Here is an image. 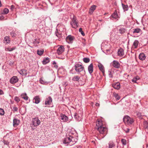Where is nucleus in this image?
Returning <instances> with one entry per match:
<instances>
[{
  "label": "nucleus",
  "instance_id": "12",
  "mask_svg": "<svg viewBox=\"0 0 148 148\" xmlns=\"http://www.w3.org/2000/svg\"><path fill=\"white\" fill-rule=\"evenodd\" d=\"M64 50V48L63 46H61L58 47L57 50V52L58 55L61 54Z\"/></svg>",
  "mask_w": 148,
  "mask_h": 148
},
{
  "label": "nucleus",
  "instance_id": "46",
  "mask_svg": "<svg viewBox=\"0 0 148 148\" xmlns=\"http://www.w3.org/2000/svg\"><path fill=\"white\" fill-rule=\"evenodd\" d=\"M11 35L13 37L15 36V34L13 31H12L10 33Z\"/></svg>",
  "mask_w": 148,
  "mask_h": 148
},
{
  "label": "nucleus",
  "instance_id": "41",
  "mask_svg": "<svg viewBox=\"0 0 148 148\" xmlns=\"http://www.w3.org/2000/svg\"><path fill=\"white\" fill-rule=\"evenodd\" d=\"M56 36L58 37H60L61 36V34H60L58 32V30L56 29L55 32Z\"/></svg>",
  "mask_w": 148,
  "mask_h": 148
},
{
  "label": "nucleus",
  "instance_id": "42",
  "mask_svg": "<svg viewBox=\"0 0 148 148\" xmlns=\"http://www.w3.org/2000/svg\"><path fill=\"white\" fill-rule=\"evenodd\" d=\"M4 114V112L3 110L2 109H0V115H3Z\"/></svg>",
  "mask_w": 148,
  "mask_h": 148
},
{
  "label": "nucleus",
  "instance_id": "18",
  "mask_svg": "<svg viewBox=\"0 0 148 148\" xmlns=\"http://www.w3.org/2000/svg\"><path fill=\"white\" fill-rule=\"evenodd\" d=\"M88 70L89 73L91 74L92 73L93 70V66L92 63H91L88 67Z\"/></svg>",
  "mask_w": 148,
  "mask_h": 148
},
{
  "label": "nucleus",
  "instance_id": "40",
  "mask_svg": "<svg viewBox=\"0 0 148 148\" xmlns=\"http://www.w3.org/2000/svg\"><path fill=\"white\" fill-rule=\"evenodd\" d=\"M18 110V108L15 106H13V109L12 110V111L13 112H17Z\"/></svg>",
  "mask_w": 148,
  "mask_h": 148
},
{
  "label": "nucleus",
  "instance_id": "37",
  "mask_svg": "<svg viewBox=\"0 0 148 148\" xmlns=\"http://www.w3.org/2000/svg\"><path fill=\"white\" fill-rule=\"evenodd\" d=\"M138 40H135L133 43V46L134 47V48H136L137 47L138 44Z\"/></svg>",
  "mask_w": 148,
  "mask_h": 148
},
{
  "label": "nucleus",
  "instance_id": "38",
  "mask_svg": "<svg viewBox=\"0 0 148 148\" xmlns=\"http://www.w3.org/2000/svg\"><path fill=\"white\" fill-rule=\"evenodd\" d=\"M9 12V10L7 8H5L4 9L2 14H7Z\"/></svg>",
  "mask_w": 148,
  "mask_h": 148
},
{
  "label": "nucleus",
  "instance_id": "48",
  "mask_svg": "<svg viewBox=\"0 0 148 148\" xmlns=\"http://www.w3.org/2000/svg\"><path fill=\"white\" fill-rule=\"evenodd\" d=\"M15 49V48H7V50L8 51H12L14 50Z\"/></svg>",
  "mask_w": 148,
  "mask_h": 148
},
{
  "label": "nucleus",
  "instance_id": "15",
  "mask_svg": "<svg viewBox=\"0 0 148 148\" xmlns=\"http://www.w3.org/2000/svg\"><path fill=\"white\" fill-rule=\"evenodd\" d=\"M18 79L16 76H13L10 80V82L12 84L16 83L18 81Z\"/></svg>",
  "mask_w": 148,
  "mask_h": 148
},
{
  "label": "nucleus",
  "instance_id": "30",
  "mask_svg": "<svg viewBox=\"0 0 148 148\" xmlns=\"http://www.w3.org/2000/svg\"><path fill=\"white\" fill-rule=\"evenodd\" d=\"M111 16L115 19H117L118 18V16L116 12H115L112 14Z\"/></svg>",
  "mask_w": 148,
  "mask_h": 148
},
{
  "label": "nucleus",
  "instance_id": "11",
  "mask_svg": "<svg viewBox=\"0 0 148 148\" xmlns=\"http://www.w3.org/2000/svg\"><path fill=\"white\" fill-rule=\"evenodd\" d=\"M97 128H100L104 126V125L101 120H98L96 122V124Z\"/></svg>",
  "mask_w": 148,
  "mask_h": 148
},
{
  "label": "nucleus",
  "instance_id": "4",
  "mask_svg": "<svg viewBox=\"0 0 148 148\" xmlns=\"http://www.w3.org/2000/svg\"><path fill=\"white\" fill-rule=\"evenodd\" d=\"M123 121L125 123L128 125H131L134 122L132 118L128 116H125L123 118Z\"/></svg>",
  "mask_w": 148,
  "mask_h": 148
},
{
  "label": "nucleus",
  "instance_id": "33",
  "mask_svg": "<svg viewBox=\"0 0 148 148\" xmlns=\"http://www.w3.org/2000/svg\"><path fill=\"white\" fill-rule=\"evenodd\" d=\"M119 33L121 34H123L125 32L126 29L124 28H122L119 29Z\"/></svg>",
  "mask_w": 148,
  "mask_h": 148
},
{
  "label": "nucleus",
  "instance_id": "3",
  "mask_svg": "<svg viewBox=\"0 0 148 148\" xmlns=\"http://www.w3.org/2000/svg\"><path fill=\"white\" fill-rule=\"evenodd\" d=\"M97 130L100 134L103 135V136H102V138H104L107 133V129L105 126L97 128Z\"/></svg>",
  "mask_w": 148,
  "mask_h": 148
},
{
  "label": "nucleus",
  "instance_id": "45",
  "mask_svg": "<svg viewBox=\"0 0 148 148\" xmlns=\"http://www.w3.org/2000/svg\"><path fill=\"white\" fill-rule=\"evenodd\" d=\"M121 142L123 145H125L126 144V141L125 139H122L121 140Z\"/></svg>",
  "mask_w": 148,
  "mask_h": 148
},
{
  "label": "nucleus",
  "instance_id": "23",
  "mask_svg": "<svg viewBox=\"0 0 148 148\" xmlns=\"http://www.w3.org/2000/svg\"><path fill=\"white\" fill-rule=\"evenodd\" d=\"M19 73L20 74L23 75H24L25 76L27 75V71L25 69H21L19 72Z\"/></svg>",
  "mask_w": 148,
  "mask_h": 148
},
{
  "label": "nucleus",
  "instance_id": "55",
  "mask_svg": "<svg viewBox=\"0 0 148 148\" xmlns=\"http://www.w3.org/2000/svg\"><path fill=\"white\" fill-rule=\"evenodd\" d=\"M130 130L129 129H127V130L125 131V132L126 133H128L129 131Z\"/></svg>",
  "mask_w": 148,
  "mask_h": 148
},
{
  "label": "nucleus",
  "instance_id": "35",
  "mask_svg": "<svg viewBox=\"0 0 148 148\" xmlns=\"http://www.w3.org/2000/svg\"><path fill=\"white\" fill-rule=\"evenodd\" d=\"M136 115L138 118L140 119H142L143 118V116L141 114V113L139 112H136Z\"/></svg>",
  "mask_w": 148,
  "mask_h": 148
},
{
  "label": "nucleus",
  "instance_id": "58",
  "mask_svg": "<svg viewBox=\"0 0 148 148\" xmlns=\"http://www.w3.org/2000/svg\"><path fill=\"white\" fill-rule=\"evenodd\" d=\"M146 147L147 148H148V145H146Z\"/></svg>",
  "mask_w": 148,
  "mask_h": 148
},
{
  "label": "nucleus",
  "instance_id": "14",
  "mask_svg": "<svg viewBox=\"0 0 148 148\" xmlns=\"http://www.w3.org/2000/svg\"><path fill=\"white\" fill-rule=\"evenodd\" d=\"M20 122V121L16 118H14L13 120V126L14 127H15L18 126Z\"/></svg>",
  "mask_w": 148,
  "mask_h": 148
},
{
  "label": "nucleus",
  "instance_id": "59",
  "mask_svg": "<svg viewBox=\"0 0 148 148\" xmlns=\"http://www.w3.org/2000/svg\"><path fill=\"white\" fill-rule=\"evenodd\" d=\"M13 5H11V7H13Z\"/></svg>",
  "mask_w": 148,
  "mask_h": 148
},
{
  "label": "nucleus",
  "instance_id": "9",
  "mask_svg": "<svg viewBox=\"0 0 148 148\" xmlns=\"http://www.w3.org/2000/svg\"><path fill=\"white\" fill-rule=\"evenodd\" d=\"M52 99L51 97H48L46 98L45 101V107H48L51 104L52 102Z\"/></svg>",
  "mask_w": 148,
  "mask_h": 148
},
{
  "label": "nucleus",
  "instance_id": "16",
  "mask_svg": "<svg viewBox=\"0 0 148 148\" xmlns=\"http://www.w3.org/2000/svg\"><path fill=\"white\" fill-rule=\"evenodd\" d=\"M118 55L120 57H122L124 55L123 49L122 48H119L117 52Z\"/></svg>",
  "mask_w": 148,
  "mask_h": 148
},
{
  "label": "nucleus",
  "instance_id": "13",
  "mask_svg": "<svg viewBox=\"0 0 148 148\" xmlns=\"http://www.w3.org/2000/svg\"><path fill=\"white\" fill-rule=\"evenodd\" d=\"M133 32L134 34H137V35L136 36H138L141 34L142 31L141 29L139 28H136L133 29Z\"/></svg>",
  "mask_w": 148,
  "mask_h": 148
},
{
  "label": "nucleus",
  "instance_id": "49",
  "mask_svg": "<svg viewBox=\"0 0 148 148\" xmlns=\"http://www.w3.org/2000/svg\"><path fill=\"white\" fill-rule=\"evenodd\" d=\"M3 143L4 144L6 145H8L9 144V142L6 140H4L3 141Z\"/></svg>",
  "mask_w": 148,
  "mask_h": 148
},
{
  "label": "nucleus",
  "instance_id": "1",
  "mask_svg": "<svg viewBox=\"0 0 148 148\" xmlns=\"http://www.w3.org/2000/svg\"><path fill=\"white\" fill-rule=\"evenodd\" d=\"M75 138L71 136H67L63 140V143L64 144H69L70 146L74 145L76 142L74 140Z\"/></svg>",
  "mask_w": 148,
  "mask_h": 148
},
{
  "label": "nucleus",
  "instance_id": "53",
  "mask_svg": "<svg viewBox=\"0 0 148 148\" xmlns=\"http://www.w3.org/2000/svg\"><path fill=\"white\" fill-rule=\"evenodd\" d=\"M3 94V91L1 89L0 90V95H2Z\"/></svg>",
  "mask_w": 148,
  "mask_h": 148
},
{
  "label": "nucleus",
  "instance_id": "44",
  "mask_svg": "<svg viewBox=\"0 0 148 148\" xmlns=\"http://www.w3.org/2000/svg\"><path fill=\"white\" fill-rule=\"evenodd\" d=\"M79 32H81V33L82 36H84L85 35V34L82 31V28H81L79 29Z\"/></svg>",
  "mask_w": 148,
  "mask_h": 148
},
{
  "label": "nucleus",
  "instance_id": "7",
  "mask_svg": "<svg viewBox=\"0 0 148 148\" xmlns=\"http://www.w3.org/2000/svg\"><path fill=\"white\" fill-rule=\"evenodd\" d=\"M71 24L73 28H76L78 27V23L76 21V19L74 16L71 23Z\"/></svg>",
  "mask_w": 148,
  "mask_h": 148
},
{
  "label": "nucleus",
  "instance_id": "5",
  "mask_svg": "<svg viewBox=\"0 0 148 148\" xmlns=\"http://www.w3.org/2000/svg\"><path fill=\"white\" fill-rule=\"evenodd\" d=\"M32 123L33 125L35 127H36L39 125L40 123V121L38 118L36 117L33 119Z\"/></svg>",
  "mask_w": 148,
  "mask_h": 148
},
{
  "label": "nucleus",
  "instance_id": "2",
  "mask_svg": "<svg viewBox=\"0 0 148 148\" xmlns=\"http://www.w3.org/2000/svg\"><path fill=\"white\" fill-rule=\"evenodd\" d=\"M74 68L76 71L78 73L84 70V67L81 63H75Z\"/></svg>",
  "mask_w": 148,
  "mask_h": 148
},
{
  "label": "nucleus",
  "instance_id": "52",
  "mask_svg": "<svg viewBox=\"0 0 148 148\" xmlns=\"http://www.w3.org/2000/svg\"><path fill=\"white\" fill-rule=\"evenodd\" d=\"M4 18V17L2 16L1 15L0 16V20H3Z\"/></svg>",
  "mask_w": 148,
  "mask_h": 148
},
{
  "label": "nucleus",
  "instance_id": "57",
  "mask_svg": "<svg viewBox=\"0 0 148 148\" xmlns=\"http://www.w3.org/2000/svg\"><path fill=\"white\" fill-rule=\"evenodd\" d=\"M95 105L96 106H99V104L97 103H96Z\"/></svg>",
  "mask_w": 148,
  "mask_h": 148
},
{
  "label": "nucleus",
  "instance_id": "54",
  "mask_svg": "<svg viewBox=\"0 0 148 148\" xmlns=\"http://www.w3.org/2000/svg\"><path fill=\"white\" fill-rule=\"evenodd\" d=\"M54 67L56 68V69H57L58 68V66L56 64L54 65Z\"/></svg>",
  "mask_w": 148,
  "mask_h": 148
},
{
  "label": "nucleus",
  "instance_id": "31",
  "mask_svg": "<svg viewBox=\"0 0 148 148\" xmlns=\"http://www.w3.org/2000/svg\"><path fill=\"white\" fill-rule=\"evenodd\" d=\"M109 148H112L115 146V145L114 143L112 141H110L108 143Z\"/></svg>",
  "mask_w": 148,
  "mask_h": 148
},
{
  "label": "nucleus",
  "instance_id": "36",
  "mask_svg": "<svg viewBox=\"0 0 148 148\" xmlns=\"http://www.w3.org/2000/svg\"><path fill=\"white\" fill-rule=\"evenodd\" d=\"M43 52L44 50L42 49L41 50H38L37 51V54L39 56L42 55L43 53Z\"/></svg>",
  "mask_w": 148,
  "mask_h": 148
},
{
  "label": "nucleus",
  "instance_id": "10",
  "mask_svg": "<svg viewBox=\"0 0 148 148\" xmlns=\"http://www.w3.org/2000/svg\"><path fill=\"white\" fill-rule=\"evenodd\" d=\"M80 114L75 113L74 114V117L76 120L78 121H80L82 119V114L81 111H80Z\"/></svg>",
  "mask_w": 148,
  "mask_h": 148
},
{
  "label": "nucleus",
  "instance_id": "56",
  "mask_svg": "<svg viewBox=\"0 0 148 148\" xmlns=\"http://www.w3.org/2000/svg\"><path fill=\"white\" fill-rule=\"evenodd\" d=\"M53 64L54 65H56V62L55 61L53 62Z\"/></svg>",
  "mask_w": 148,
  "mask_h": 148
},
{
  "label": "nucleus",
  "instance_id": "32",
  "mask_svg": "<svg viewBox=\"0 0 148 148\" xmlns=\"http://www.w3.org/2000/svg\"><path fill=\"white\" fill-rule=\"evenodd\" d=\"M80 77L78 76H75L73 77L72 80L74 81H78Z\"/></svg>",
  "mask_w": 148,
  "mask_h": 148
},
{
  "label": "nucleus",
  "instance_id": "34",
  "mask_svg": "<svg viewBox=\"0 0 148 148\" xmlns=\"http://www.w3.org/2000/svg\"><path fill=\"white\" fill-rule=\"evenodd\" d=\"M139 77L138 76H137L136 77H134L133 79L132 80V81L134 83H136V81L139 79Z\"/></svg>",
  "mask_w": 148,
  "mask_h": 148
},
{
  "label": "nucleus",
  "instance_id": "21",
  "mask_svg": "<svg viewBox=\"0 0 148 148\" xmlns=\"http://www.w3.org/2000/svg\"><path fill=\"white\" fill-rule=\"evenodd\" d=\"M96 7L97 6L95 5H93L91 6L90 9V10L89 12V13L90 14H92L93 12L96 9Z\"/></svg>",
  "mask_w": 148,
  "mask_h": 148
},
{
  "label": "nucleus",
  "instance_id": "28",
  "mask_svg": "<svg viewBox=\"0 0 148 148\" xmlns=\"http://www.w3.org/2000/svg\"><path fill=\"white\" fill-rule=\"evenodd\" d=\"M122 5L124 11H127L128 10V7L127 5H125L122 3Z\"/></svg>",
  "mask_w": 148,
  "mask_h": 148
},
{
  "label": "nucleus",
  "instance_id": "17",
  "mask_svg": "<svg viewBox=\"0 0 148 148\" xmlns=\"http://www.w3.org/2000/svg\"><path fill=\"white\" fill-rule=\"evenodd\" d=\"M40 98L39 96L34 97L33 99V102L36 104L38 103L40 101Z\"/></svg>",
  "mask_w": 148,
  "mask_h": 148
},
{
  "label": "nucleus",
  "instance_id": "26",
  "mask_svg": "<svg viewBox=\"0 0 148 148\" xmlns=\"http://www.w3.org/2000/svg\"><path fill=\"white\" fill-rule=\"evenodd\" d=\"M49 58H47L44 59L42 61V64H46L49 63Z\"/></svg>",
  "mask_w": 148,
  "mask_h": 148
},
{
  "label": "nucleus",
  "instance_id": "8",
  "mask_svg": "<svg viewBox=\"0 0 148 148\" xmlns=\"http://www.w3.org/2000/svg\"><path fill=\"white\" fill-rule=\"evenodd\" d=\"M75 37L71 35H69L66 38V41L69 43H72L73 42Z\"/></svg>",
  "mask_w": 148,
  "mask_h": 148
},
{
  "label": "nucleus",
  "instance_id": "19",
  "mask_svg": "<svg viewBox=\"0 0 148 148\" xmlns=\"http://www.w3.org/2000/svg\"><path fill=\"white\" fill-rule=\"evenodd\" d=\"M98 66L99 67V70L102 72L103 74H104L105 72V69L103 65L101 63H99L98 65Z\"/></svg>",
  "mask_w": 148,
  "mask_h": 148
},
{
  "label": "nucleus",
  "instance_id": "20",
  "mask_svg": "<svg viewBox=\"0 0 148 148\" xmlns=\"http://www.w3.org/2000/svg\"><path fill=\"white\" fill-rule=\"evenodd\" d=\"M62 121L65 122L67 121L68 119V117L65 114H62L60 116Z\"/></svg>",
  "mask_w": 148,
  "mask_h": 148
},
{
  "label": "nucleus",
  "instance_id": "39",
  "mask_svg": "<svg viewBox=\"0 0 148 148\" xmlns=\"http://www.w3.org/2000/svg\"><path fill=\"white\" fill-rule=\"evenodd\" d=\"M83 60L84 62L87 63L89 62L90 60L88 58H83Z\"/></svg>",
  "mask_w": 148,
  "mask_h": 148
},
{
  "label": "nucleus",
  "instance_id": "43",
  "mask_svg": "<svg viewBox=\"0 0 148 148\" xmlns=\"http://www.w3.org/2000/svg\"><path fill=\"white\" fill-rule=\"evenodd\" d=\"M14 100L17 103H18L20 101V99L17 96L15 97Z\"/></svg>",
  "mask_w": 148,
  "mask_h": 148
},
{
  "label": "nucleus",
  "instance_id": "47",
  "mask_svg": "<svg viewBox=\"0 0 148 148\" xmlns=\"http://www.w3.org/2000/svg\"><path fill=\"white\" fill-rule=\"evenodd\" d=\"M115 97L116 98L117 100H119L120 99V97L118 95V94H116L115 95Z\"/></svg>",
  "mask_w": 148,
  "mask_h": 148
},
{
  "label": "nucleus",
  "instance_id": "27",
  "mask_svg": "<svg viewBox=\"0 0 148 148\" xmlns=\"http://www.w3.org/2000/svg\"><path fill=\"white\" fill-rule=\"evenodd\" d=\"M21 97L25 100H27L28 97L27 96L26 93H23L21 95Z\"/></svg>",
  "mask_w": 148,
  "mask_h": 148
},
{
  "label": "nucleus",
  "instance_id": "29",
  "mask_svg": "<svg viewBox=\"0 0 148 148\" xmlns=\"http://www.w3.org/2000/svg\"><path fill=\"white\" fill-rule=\"evenodd\" d=\"M114 73L113 71L112 70H109L108 71V75L110 78H112L113 77V74Z\"/></svg>",
  "mask_w": 148,
  "mask_h": 148
},
{
  "label": "nucleus",
  "instance_id": "24",
  "mask_svg": "<svg viewBox=\"0 0 148 148\" xmlns=\"http://www.w3.org/2000/svg\"><path fill=\"white\" fill-rule=\"evenodd\" d=\"M139 59L142 60H143L145 59L146 58V56L145 54L143 53H140L139 56Z\"/></svg>",
  "mask_w": 148,
  "mask_h": 148
},
{
  "label": "nucleus",
  "instance_id": "50",
  "mask_svg": "<svg viewBox=\"0 0 148 148\" xmlns=\"http://www.w3.org/2000/svg\"><path fill=\"white\" fill-rule=\"evenodd\" d=\"M62 84L65 86H66L68 85V84L66 82H63V83H62Z\"/></svg>",
  "mask_w": 148,
  "mask_h": 148
},
{
  "label": "nucleus",
  "instance_id": "51",
  "mask_svg": "<svg viewBox=\"0 0 148 148\" xmlns=\"http://www.w3.org/2000/svg\"><path fill=\"white\" fill-rule=\"evenodd\" d=\"M40 83L42 84H44L45 83L41 79H40Z\"/></svg>",
  "mask_w": 148,
  "mask_h": 148
},
{
  "label": "nucleus",
  "instance_id": "22",
  "mask_svg": "<svg viewBox=\"0 0 148 148\" xmlns=\"http://www.w3.org/2000/svg\"><path fill=\"white\" fill-rule=\"evenodd\" d=\"M112 86L114 88L117 90L119 89L120 87V84L119 82L113 84Z\"/></svg>",
  "mask_w": 148,
  "mask_h": 148
},
{
  "label": "nucleus",
  "instance_id": "25",
  "mask_svg": "<svg viewBox=\"0 0 148 148\" xmlns=\"http://www.w3.org/2000/svg\"><path fill=\"white\" fill-rule=\"evenodd\" d=\"M10 42L9 37L8 36H6L4 38L3 42L5 44L9 43Z\"/></svg>",
  "mask_w": 148,
  "mask_h": 148
},
{
  "label": "nucleus",
  "instance_id": "6",
  "mask_svg": "<svg viewBox=\"0 0 148 148\" xmlns=\"http://www.w3.org/2000/svg\"><path fill=\"white\" fill-rule=\"evenodd\" d=\"M111 65L114 68L118 69L120 67V64L117 61L114 60L111 64Z\"/></svg>",
  "mask_w": 148,
  "mask_h": 148
}]
</instances>
